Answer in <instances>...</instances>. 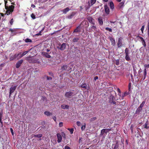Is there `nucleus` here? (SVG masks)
Wrapping results in <instances>:
<instances>
[{"label":"nucleus","mask_w":149,"mask_h":149,"mask_svg":"<svg viewBox=\"0 0 149 149\" xmlns=\"http://www.w3.org/2000/svg\"><path fill=\"white\" fill-rule=\"evenodd\" d=\"M70 10V9L69 8L67 7L65 9H63L62 11L63 12V13H65L66 14Z\"/></svg>","instance_id":"b1692460"},{"label":"nucleus","mask_w":149,"mask_h":149,"mask_svg":"<svg viewBox=\"0 0 149 149\" xmlns=\"http://www.w3.org/2000/svg\"><path fill=\"white\" fill-rule=\"evenodd\" d=\"M98 21L100 25H102L103 24V21L102 20V17H99L98 19Z\"/></svg>","instance_id":"aec40b11"},{"label":"nucleus","mask_w":149,"mask_h":149,"mask_svg":"<svg viewBox=\"0 0 149 149\" xmlns=\"http://www.w3.org/2000/svg\"><path fill=\"white\" fill-rule=\"evenodd\" d=\"M37 35L38 36V35H41V34L40 33H39L37 34Z\"/></svg>","instance_id":"774afa93"},{"label":"nucleus","mask_w":149,"mask_h":149,"mask_svg":"<svg viewBox=\"0 0 149 149\" xmlns=\"http://www.w3.org/2000/svg\"><path fill=\"white\" fill-rule=\"evenodd\" d=\"M109 102L111 103H113V104H116V102L115 101V98L112 95H111L110 96L109 98Z\"/></svg>","instance_id":"39448f33"},{"label":"nucleus","mask_w":149,"mask_h":149,"mask_svg":"<svg viewBox=\"0 0 149 149\" xmlns=\"http://www.w3.org/2000/svg\"><path fill=\"white\" fill-rule=\"evenodd\" d=\"M79 40V39L78 38H74L73 39L72 41L74 42H77Z\"/></svg>","instance_id":"473e14b6"},{"label":"nucleus","mask_w":149,"mask_h":149,"mask_svg":"<svg viewBox=\"0 0 149 149\" xmlns=\"http://www.w3.org/2000/svg\"><path fill=\"white\" fill-rule=\"evenodd\" d=\"M86 127L85 125H83L81 127V130H84Z\"/></svg>","instance_id":"49530a36"},{"label":"nucleus","mask_w":149,"mask_h":149,"mask_svg":"<svg viewBox=\"0 0 149 149\" xmlns=\"http://www.w3.org/2000/svg\"><path fill=\"white\" fill-rule=\"evenodd\" d=\"M147 74L146 70V68H145L143 71V74L144 76H146Z\"/></svg>","instance_id":"a18cd8bd"},{"label":"nucleus","mask_w":149,"mask_h":149,"mask_svg":"<svg viewBox=\"0 0 149 149\" xmlns=\"http://www.w3.org/2000/svg\"><path fill=\"white\" fill-rule=\"evenodd\" d=\"M35 6L34 5L32 4L31 5V7L33 8H34L35 7Z\"/></svg>","instance_id":"bf43d9fd"},{"label":"nucleus","mask_w":149,"mask_h":149,"mask_svg":"<svg viewBox=\"0 0 149 149\" xmlns=\"http://www.w3.org/2000/svg\"><path fill=\"white\" fill-rule=\"evenodd\" d=\"M3 112L1 111V112H0V118H2L3 116Z\"/></svg>","instance_id":"3c124183"},{"label":"nucleus","mask_w":149,"mask_h":149,"mask_svg":"<svg viewBox=\"0 0 149 149\" xmlns=\"http://www.w3.org/2000/svg\"><path fill=\"white\" fill-rule=\"evenodd\" d=\"M0 122L1 124V126L2 127L3 126V125H2L3 123L2 121V118H0Z\"/></svg>","instance_id":"13d9d810"},{"label":"nucleus","mask_w":149,"mask_h":149,"mask_svg":"<svg viewBox=\"0 0 149 149\" xmlns=\"http://www.w3.org/2000/svg\"><path fill=\"white\" fill-rule=\"evenodd\" d=\"M64 149H70V147L67 146H65V147Z\"/></svg>","instance_id":"5fc2aeb1"},{"label":"nucleus","mask_w":149,"mask_h":149,"mask_svg":"<svg viewBox=\"0 0 149 149\" xmlns=\"http://www.w3.org/2000/svg\"><path fill=\"white\" fill-rule=\"evenodd\" d=\"M81 87L82 88L86 89L87 87V85L86 84H84L81 85Z\"/></svg>","instance_id":"f704fd0d"},{"label":"nucleus","mask_w":149,"mask_h":149,"mask_svg":"<svg viewBox=\"0 0 149 149\" xmlns=\"http://www.w3.org/2000/svg\"><path fill=\"white\" fill-rule=\"evenodd\" d=\"M98 77L97 76L95 77L94 78V80L95 81H96L97 79H98Z\"/></svg>","instance_id":"4d7b16f0"},{"label":"nucleus","mask_w":149,"mask_h":149,"mask_svg":"<svg viewBox=\"0 0 149 149\" xmlns=\"http://www.w3.org/2000/svg\"><path fill=\"white\" fill-rule=\"evenodd\" d=\"M23 62V60H20L16 64V68H18L21 65L22 62Z\"/></svg>","instance_id":"ddd939ff"},{"label":"nucleus","mask_w":149,"mask_h":149,"mask_svg":"<svg viewBox=\"0 0 149 149\" xmlns=\"http://www.w3.org/2000/svg\"><path fill=\"white\" fill-rule=\"evenodd\" d=\"M137 38H140V41L141 42L143 45V46L144 47H146V42L145 40H144L143 38L139 36H138L137 37Z\"/></svg>","instance_id":"0eeeda50"},{"label":"nucleus","mask_w":149,"mask_h":149,"mask_svg":"<svg viewBox=\"0 0 149 149\" xmlns=\"http://www.w3.org/2000/svg\"><path fill=\"white\" fill-rule=\"evenodd\" d=\"M87 19L90 23L93 25H95V23L93 21L94 19L92 17H89L87 18Z\"/></svg>","instance_id":"2eb2a0df"},{"label":"nucleus","mask_w":149,"mask_h":149,"mask_svg":"<svg viewBox=\"0 0 149 149\" xmlns=\"http://www.w3.org/2000/svg\"><path fill=\"white\" fill-rule=\"evenodd\" d=\"M93 30L95 31L97 30V28L96 26H95V25H93L91 26V28L88 29V31L90 32H92Z\"/></svg>","instance_id":"6e6552de"},{"label":"nucleus","mask_w":149,"mask_h":149,"mask_svg":"<svg viewBox=\"0 0 149 149\" xmlns=\"http://www.w3.org/2000/svg\"><path fill=\"white\" fill-rule=\"evenodd\" d=\"M125 58L127 61H129L130 60V58L129 56V54L125 55Z\"/></svg>","instance_id":"a878e982"},{"label":"nucleus","mask_w":149,"mask_h":149,"mask_svg":"<svg viewBox=\"0 0 149 149\" xmlns=\"http://www.w3.org/2000/svg\"><path fill=\"white\" fill-rule=\"evenodd\" d=\"M61 135L64 138H65V134L63 132H62Z\"/></svg>","instance_id":"37998d69"},{"label":"nucleus","mask_w":149,"mask_h":149,"mask_svg":"<svg viewBox=\"0 0 149 149\" xmlns=\"http://www.w3.org/2000/svg\"><path fill=\"white\" fill-rule=\"evenodd\" d=\"M31 17L33 19H35L36 18L35 16L33 13L31 14Z\"/></svg>","instance_id":"ea45409f"},{"label":"nucleus","mask_w":149,"mask_h":149,"mask_svg":"<svg viewBox=\"0 0 149 149\" xmlns=\"http://www.w3.org/2000/svg\"><path fill=\"white\" fill-rule=\"evenodd\" d=\"M118 146H117V145H116V146L114 147V149H115L116 148H118Z\"/></svg>","instance_id":"680f3d73"},{"label":"nucleus","mask_w":149,"mask_h":149,"mask_svg":"<svg viewBox=\"0 0 149 149\" xmlns=\"http://www.w3.org/2000/svg\"><path fill=\"white\" fill-rule=\"evenodd\" d=\"M49 51H50V50H49V49H47V52H49Z\"/></svg>","instance_id":"338daca9"},{"label":"nucleus","mask_w":149,"mask_h":149,"mask_svg":"<svg viewBox=\"0 0 149 149\" xmlns=\"http://www.w3.org/2000/svg\"><path fill=\"white\" fill-rule=\"evenodd\" d=\"M13 22H14V21H13V18H12L10 22V24L12 25L13 24Z\"/></svg>","instance_id":"c03bdc74"},{"label":"nucleus","mask_w":149,"mask_h":149,"mask_svg":"<svg viewBox=\"0 0 149 149\" xmlns=\"http://www.w3.org/2000/svg\"><path fill=\"white\" fill-rule=\"evenodd\" d=\"M52 79L51 77L48 76L47 77V79L48 80H51Z\"/></svg>","instance_id":"8fccbe9b"},{"label":"nucleus","mask_w":149,"mask_h":149,"mask_svg":"<svg viewBox=\"0 0 149 149\" xmlns=\"http://www.w3.org/2000/svg\"><path fill=\"white\" fill-rule=\"evenodd\" d=\"M144 27H145V25H143L142 26V27L141 28V30L142 32V33H143V31L144 30Z\"/></svg>","instance_id":"58836bf2"},{"label":"nucleus","mask_w":149,"mask_h":149,"mask_svg":"<svg viewBox=\"0 0 149 149\" xmlns=\"http://www.w3.org/2000/svg\"><path fill=\"white\" fill-rule=\"evenodd\" d=\"M109 6L110 8L113 9L114 8V5L112 1H111L109 2Z\"/></svg>","instance_id":"4be33fe9"},{"label":"nucleus","mask_w":149,"mask_h":149,"mask_svg":"<svg viewBox=\"0 0 149 149\" xmlns=\"http://www.w3.org/2000/svg\"><path fill=\"white\" fill-rule=\"evenodd\" d=\"M61 108L63 109H68L69 107V106L67 105H63L61 106Z\"/></svg>","instance_id":"5701e85b"},{"label":"nucleus","mask_w":149,"mask_h":149,"mask_svg":"<svg viewBox=\"0 0 149 149\" xmlns=\"http://www.w3.org/2000/svg\"><path fill=\"white\" fill-rule=\"evenodd\" d=\"M124 1H123L120 3L118 6V7L120 9L123 8L124 6Z\"/></svg>","instance_id":"a211bd4d"},{"label":"nucleus","mask_w":149,"mask_h":149,"mask_svg":"<svg viewBox=\"0 0 149 149\" xmlns=\"http://www.w3.org/2000/svg\"><path fill=\"white\" fill-rule=\"evenodd\" d=\"M109 38L111 42V45L113 46H114L115 44L114 39L111 36H109Z\"/></svg>","instance_id":"4468645a"},{"label":"nucleus","mask_w":149,"mask_h":149,"mask_svg":"<svg viewBox=\"0 0 149 149\" xmlns=\"http://www.w3.org/2000/svg\"><path fill=\"white\" fill-rule=\"evenodd\" d=\"M148 123L146 122L143 125L144 127L145 128L148 129L149 128V126H148Z\"/></svg>","instance_id":"c756f323"},{"label":"nucleus","mask_w":149,"mask_h":149,"mask_svg":"<svg viewBox=\"0 0 149 149\" xmlns=\"http://www.w3.org/2000/svg\"><path fill=\"white\" fill-rule=\"evenodd\" d=\"M80 26H78L74 30L73 33L79 32L80 31Z\"/></svg>","instance_id":"6ab92c4d"},{"label":"nucleus","mask_w":149,"mask_h":149,"mask_svg":"<svg viewBox=\"0 0 149 149\" xmlns=\"http://www.w3.org/2000/svg\"><path fill=\"white\" fill-rule=\"evenodd\" d=\"M41 54L44 56L45 57L47 58H50L51 57V56L49 54L45 52H42Z\"/></svg>","instance_id":"f8f14e48"},{"label":"nucleus","mask_w":149,"mask_h":149,"mask_svg":"<svg viewBox=\"0 0 149 149\" xmlns=\"http://www.w3.org/2000/svg\"><path fill=\"white\" fill-rule=\"evenodd\" d=\"M74 95V93L72 92L69 91L66 92L65 94V96L67 98H70Z\"/></svg>","instance_id":"7ed1b4c3"},{"label":"nucleus","mask_w":149,"mask_h":149,"mask_svg":"<svg viewBox=\"0 0 149 149\" xmlns=\"http://www.w3.org/2000/svg\"><path fill=\"white\" fill-rule=\"evenodd\" d=\"M117 91L119 92V93H120V89H119V88H117Z\"/></svg>","instance_id":"e2e57ef3"},{"label":"nucleus","mask_w":149,"mask_h":149,"mask_svg":"<svg viewBox=\"0 0 149 149\" xmlns=\"http://www.w3.org/2000/svg\"><path fill=\"white\" fill-rule=\"evenodd\" d=\"M129 51L128 49L127 48H126L125 49V55L129 54Z\"/></svg>","instance_id":"72a5a7b5"},{"label":"nucleus","mask_w":149,"mask_h":149,"mask_svg":"<svg viewBox=\"0 0 149 149\" xmlns=\"http://www.w3.org/2000/svg\"><path fill=\"white\" fill-rule=\"evenodd\" d=\"M53 119L55 121H56V118L55 116H54L53 118Z\"/></svg>","instance_id":"052dcab7"},{"label":"nucleus","mask_w":149,"mask_h":149,"mask_svg":"<svg viewBox=\"0 0 149 149\" xmlns=\"http://www.w3.org/2000/svg\"><path fill=\"white\" fill-rule=\"evenodd\" d=\"M145 103V102L143 101L142 102V103L140 105L139 107L142 109V108L143 107L144 104Z\"/></svg>","instance_id":"7c9ffc66"},{"label":"nucleus","mask_w":149,"mask_h":149,"mask_svg":"<svg viewBox=\"0 0 149 149\" xmlns=\"http://www.w3.org/2000/svg\"><path fill=\"white\" fill-rule=\"evenodd\" d=\"M104 7L105 13L107 15L109 14V7L107 5H105Z\"/></svg>","instance_id":"9b49d317"},{"label":"nucleus","mask_w":149,"mask_h":149,"mask_svg":"<svg viewBox=\"0 0 149 149\" xmlns=\"http://www.w3.org/2000/svg\"><path fill=\"white\" fill-rule=\"evenodd\" d=\"M77 124L78 126H79L81 124V123L79 121H77Z\"/></svg>","instance_id":"6e6d98bb"},{"label":"nucleus","mask_w":149,"mask_h":149,"mask_svg":"<svg viewBox=\"0 0 149 149\" xmlns=\"http://www.w3.org/2000/svg\"><path fill=\"white\" fill-rule=\"evenodd\" d=\"M103 1L105 2H107L108 1V0H102Z\"/></svg>","instance_id":"0e129e2a"},{"label":"nucleus","mask_w":149,"mask_h":149,"mask_svg":"<svg viewBox=\"0 0 149 149\" xmlns=\"http://www.w3.org/2000/svg\"><path fill=\"white\" fill-rule=\"evenodd\" d=\"M15 58L17 57V59H19L21 58L23 56H22V54H21V53H20L17 54H15Z\"/></svg>","instance_id":"412c9836"},{"label":"nucleus","mask_w":149,"mask_h":149,"mask_svg":"<svg viewBox=\"0 0 149 149\" xmlns=\"http://www.w3.org/2000/svg\"><path fill=\"white\" fill-rule=\"evenodd\" d=\"M73 16L74 15L72 14L68 16V18L69 19H71Z\"/></svg>","instance_id":"a19ab883"},{"label":"nucleus","mask_w":149,"mask_h":149,"mask_svg":"<svg viewBox=\"0 0 149 149\" xmlns=\"http://www.w3.org/2000/svg\"><path fill=\"white\" fill-rule=\"evenodd\" d=\"M17 29H10L8 30L9 31H10L12 33L16 34L17 33Z\"/></svg>","instance_id":"f3484780"},{"label":"nucleus","mask_w":149,"mask_h":149,"mask_svg":"<svg viewBox=\"0 0 149 149\" xmlns=\"http://www.w3.org/2000/svg\"><path fill=\"white\" fill-rule=\"evenodd\" d=\"M147 28H148V33H149V22H148L147 26Z\"/></svg>","instance_id":"de8ad7c7"},{"label":"nucleus","mask_w":149,"mask_h":149,"mask_svg":"<svg viewBox=\"0 0 149 149\" xmlns=\"http://www.w3.org/2000/svg\"><path fill=\"white\" fill-rule=\"evenodd\" d=\"M66 47V45L65 43H63L59 49L61 50H63L65 49Z\"/></svg>","instance_id":"dca6fc26"},{"label":"nucleus","mask_w":149,"mask_h":149,"mask_svg":"<svg viewBox=\"0 0 149 149\" xmlns=\"http://www.w3.org/2000/svg\"><path fill=\"white\" fill-rule=\"evenodd\" d=\"M144 67L146 69V68H149V64L148 65L145 64L144 65Z\"/></svg>","instance_id":"09e8293b"},{"label":"nucleus","mask_w":149,"mask_h":149,"mask_svg":"<svg viewBox=\"0 0 149 149\" xmlns=\"http://www.w3.org/2000/svg\"><path fill=\"white\" fill-rule=\"evenodd\" d=\"M25 41L26 42H31L32 40L31 39L29 38H26L25 40Z\"/></svg>","instance_id":"2f4dec72"},{"label":"nucleus","mask_w":149,"mask_h":149,"mask_svg":"<svg viewBox=\"0 0 149 149\" xmlns=\"http://www.w3.org/2000/svg\"><path fill=\"white\" fill-rule=\"evenodd\" d=\"M14 7V6L13 5H11L9 6L8 9L7 10L6 12L7 15H9L13 11Z\"/></svg>","instance_id":"f03ea898"},{"label":"nucleus","mask_w":149,"mask_h":149,"mask_svg":"<svg viewBox=\"0 0 149 149\" xmlns=\"http://www.w3.org/2000/svg\"><path fill=\"white\" fill-rule=\"evenodd\" d=\"M42 134H39L34 135L33 137H34L41 138L42 137Z\"/></svg>","instance_id":"c85d7f7f"},{"label":"nucleus","mask_w":149,"mask_h":149,"mask_svg":"<svg viewBox=\"0 0 149 149\" xmlns=\"http://www.w3.org/2000/svg\"><path fill=\"white\" fill-rule=\"evenodd\" d=\"M111 130L109 129H104L102 130L101 131L100 135L101 136H103L104 137L106 136L107 133Z\"/></svg>","instance_id":"f257e3e1"},{"label":"nucleus","mask_w":149,"mask_h":149,"mask_svg":"<svg viewBox=\"0 0 149 149\" xmlns=\"http://www.w3.org/2000/svg\"><path fill=\"white\" fill-rule=\"evenodd\" d=\"M44 114H45V115L47 116H49L52 115V114L51 113H50L49 112L47 111L45 112Z\"/></svg>","instance_id":"cd10ccee"},{"label":"nucleus","mask_w":149,"mask_h":149,"mask_svg":"<svg viewBox=\"0 0 149 149\" xmlns=\"http://www.w3.org/2000/svg\"><path fill=\"white\" fill-rule=\"evenodd\" d=\"M28 51H27L24 52L22 54V56H24L27 53L29 52Z\"/></svg>","instance_id":"79ce46f5"},{"label":"nucleus","mask_w":149,"mask_h":149,"mask_svg":"<svg viewBox=\"0 0 149 149\" xmlns=\"http://www.w3.org/2000/svg\"><path fill=\"white\" fill-rule=\"evenodd\" d=\"M146 76H144V77H143V80H144L146 78Z\"/></svg>","instance_id":"69168bd1"},{"label":"nucleus","mask_w":149,"mask_h":149,"mask_svg":"<svg viewBox=\"0 0 149 149\" xmlns=\"http://www.w3.org/2000/svg\"><path fill=\"white\" fill-rule=\"evenodd\" d=\"M16 86H12L10 88L9 97H10L11 95H12V93L15 91L16 88Z\"/></svg>","instance_id":"423d86ee"},{"label":"nucleus","mask_w":149,"mask_h":149,"mask_svg":"<svg viewBox=\"0 0 149 149\" xmlns=\"http://www.w3.org/2000/svg\"><path fill=\"white\" fill-rule=\"evenodd\" d=\"M57 136L58 139L57 141L58 143H59L62 141V137L61 135V134L59 133H57Z\"/></svg>","instance_id":"9d476101"},{"label":"nucleus","mask_w":149,"mask_h":149,"mask_svg":"<svg viewBox=\"0 0 149 149\" xmlns=\"http://www.w3.org/2000/svg\"><path fill=\"white\" fill-rule=\"evenodd\" d=\"M72 68L68 67L66 65H64L61 67V69L62 70H66L67 71H69V70H71Z\"/></svg>","instance_id":"20e7f679"},{"label":"nucleus","mask_w":149,"mask_h":149,"mask_svg":"<svg viewBox=\"0 0 149 149\" xmlns=\"http://www.w3.org/2000/svg\"><path fill=\"white\" fill-rule=\"evenodd\" d=\"M63 126V123L62 122H60L59 123V126L61 127Z\"/></svg>","instance_id":"864d4df0"},{"label":"nucleus","mask_w":149,"mask_h":149,"mask_svg":"<svg viewBox=\"0 0 149 149\" xmlns=\"http://www.w3.org/2000/svg\"><path fill=\"white\" fill-rule=\"evenodd\" d=\"M142 110V109H141V108H140L139 107L137 109L136 111V113H139L140 111H141Z\"/></svg>","instance_id":"bb28decb"},{"label":"nucleus","mask_w":149,"mask_h":149,"mask_svg":"<svg viewBox=\"0 0 149 149\" xmlns=\"http://www.w3.org/2000/svg\"><path fill=\"white\" fill-rule=\"evenodd\" d=\"M68 130L70 131L71 134L73 133V132L74 131V129L73 128L70 129L68 128Z\"/></svg>","instance_id":"e433bc0d"},{"label":"nucleus","mask_w":149,"mask_h":149,"mask_svg":"<svg viewBox=\"0 0 149 149\" xmlns=\"http://www.w3.org/2000/svg\"><path fill=\"white\" fill-rule=\"evenodd\" d=\"M137 68L136 67H133V70L134 76H135L137 73Z\"/></svg>","instance_id":"393cba45"},{"label":"nucleus","mask_w":149,"mask_h":149,"mask_svg":"<svg viewBox=\"0 0 149 149\" xmlns=\"http://www.w3.org/2000/svg\"><path fill=\"white\" fill-rule=\"evenodd\" d=\"M10 130L11 132V133L12 135H14V132H13V129L12 128H10Z\"/></svg>","instance_id":"603ef678"},{"label":"nucleus","mask_w":149,"mask_h":149,"mask_svg":"<svg viewBox=\"0 0 149 149\" xmlns=\"http://www.w3.org/2000/svg\"><path fill=\"white\" fill-rule=\"evenodd\" d=\"M96 0H91L90 1V3L91 4V5L92 6L95 3Z\"/></svg>","instance_id":"c9c22d12"},{"label":"nucleus","mask_w":149,"mask_h":149,"mask_svg":"<svg viewBox=\"0 0 149 149\" xmlns=\"http://www.w3.org/2000/svg\"><path fill=\"white\" fill-rule=\"evenodd\" d=\"M117 45L118 47H121L123 45L122 44V41L120 38L118 39Z\"/></svg>","instance_id":"1a4fd4ad"},{"label":"nucleus","mask_w":149,"mask_h":149,"mask_svg":"<svg viewBox=\"0 0 149 149\" xmlns=\"http://www.w3.org/2000/svg\"><path fill=\"white\" fill-rule=\"evenodd\" d=\"M105 29L111 32L112 31V30L111 28H110L109 27H106L105 28Z\"/></svg>","instance_id":"4c0bfd02"}]
</instances>
